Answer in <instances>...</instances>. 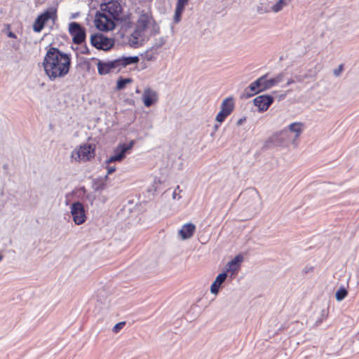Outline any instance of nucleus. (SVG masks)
<instances>
[{
	"mask_svg": "<svg viewBox=\"0 0 359 359\" xmlns=\"http://www.w3.org/2000/svg\"><path fill=\"white\" fill-rule=\"evenodd\" d=\"M269 74H265L252 82L247 88V97H252L261 92L266 91L277 86L283 81L285 74L280 72L273 78L268 79Z\"/></svg>",
	"mask_w": 359,
	"mask_h": 359,
	"instance_id": "4",
	"label": "nucleus"
},
{
	"mask_svg": "<svg viewBox=\"0 0 359 359\" xmlns=\"http://www.w3.org/2000/svg\"><path fill=\"white\" fill-rule=\"evenodd\" d=\"M243 261V257L241 255H236L233 259L229 262L226 266V272L231 273V276L235 274L240 268V264Z\"/></svg>",
	"mask_w": 359,
	"mask_h": 359,
	"instance_id": "16",
	"label": "nucleus"
},
{
	"mask_svg": "<svg viewBox=\"0 0 359 359\" xmlns=\"http://www.w3.org/2000/svg\"><path fill=\"white\" fill-rule=\"evenodd\" d=\"M348 292L345 288H340L336 292V299L337 301L343 300L347 295Z\"/></svg>",
	"mask_w": 359,
	"mask_h": 359,
	"instance_id": "24",
	"label": "nucleus"
},
{
	"mask_svg": "<svg viewBox=\"0 0 359 359\" xmlns=\"http://www.w3.org/2000/svg\"><path fill=\"white\" fill-rule=\"evenodd\" d=\"M97 60V67L98 74L101 76L120 72L123 68L130 65L137 64L140 61L138 56H121L111 60Z\"/></svg>",
	"mask_w": 359,
	"mask_h": 359,
	"instance_id": "3",
	"label": "nucleus"
},
{
	"mask_svg": "<svg viewBox=\"0 0 359 359\" xmlns=\"http://www.w3.org/2000/svg\"><path fill=\"white\" fill-rule=\"evenodd\" d=\"M286 95L285 94H281L278 96V100H283L285 97Z\"/></svg>",
	"mask_w": 359,
	"mask_h": 359,
	"instance_id": "35",
	"label": "nucleus"
},
{
	"mask_svg": "<svg viewBox=\"0 0 359 359\" xmlns=\"http://www.w3.org/2000/svg\"><path fill=\"white\" fill-rule=\"evenodd\" d=\"M142 102L147 107H149L158 101L157 93L150 88H147L144 90Z\"/></svg>",
	"mask_w": 359,
	"mask_h": 359,
	"instance_id": "14",
	"label": "nucleus"
},
{
	"mask_svg": "<svg viewBox=\"0 0 359 359\" xmlns=\"http://www.w3.org/2000/svg\"><path fill=\"white\" fill-rule=\"evenodd\" d=\"M8 37H11V38H13V39H15L17 36H16V34L12 32H9L8 34Z\"/></svg>",
	"mask_w": 359,
	"mask_h": 359,
	"instance_id": "34",
	"label": "nucleus"
},
{
	"mask_svg": "<svg viewBox=\"0 0 359 359\" xmlns=\"http://www.w3.org/2000/svg\"><path fill=\"white\" fill-rule=\"evenodd\" d=\"M140 91L138 89H137V90H136V93H140Z\"/></svg>",
	"mask_w": 359,
	"mask_h": 359,
	"instance_id": "38",
	"label": "nucleus"
},
{
	"mask_svg": "<svg viewBox=\"0 0 359 359\" xmlns=\"http://www.w3.org/2000/svg\"><path fill=\"white\" fill-rule=\"evenodd\" d=\"M189 0H177L173 22L175 24L179 23L182 19V15L185 7L188 5Z\"/></svg>",
	"mask_w": 359,
	"mask_h": 359,
	"instance_id": "15",
	"label": "nucleus"
},
{
	"mask_svg": "<svg viewBox=\"0 0 359 359\" xmlns=\"http://www.w3.org/2000/svg\"><path fill=\"white\" fill-rule=\"evenodd\" d=\"M292 139L289 133V130L286 128L282 130L279 133L275 134L271 139V141L278 145H287L292 142Z\"/></svg>",
	"mask_w": 359,
	"mask_h": 359,
	"instance_id": "13",
	"label": "nucleus"
},
{
	"mask_svg": "<svg viewBox=\"0 0 359 359\" xmlns=\"http://www.w3.org/2000/svg\"><path fill=\"white\" fill-rule=\"evenodd\" d=\"M309 77V75L304 74V75H295L294 79L295 80V82H302L304 79H307Z\"/></svg>",
	"mask_w": 359,
	"mask_h": 359,
	"instance_id": "28",
	"label": "nucleus"
},
{
	"mask_svg": "<svg viewBox=\"0 0 359 359\" xmlns=\"http://www.w3.org/2000/svg\"><path fill=\"white\" fill-rule=\"evenodd\" d=\"M107 174L108 175L113 173L116 170V168L114 166H109V165H108L107 167Z\"/></svg>",
	"mask_w": 359,
	"mask_h": 359,
	"instance_id": "31",
	"label": "nucleus"
},
{
	"mask_svg": "<svg viewBox=\"0 0 359 359\" xmlns=\"http://www.w3.org/2000/svg\"><path fill=\"white\" fill-rule=\"evenodd\" d=\"M273 94H276V93H277V92H276V91H273Z\"/></svg>",
	"mask_w": 359,
	"mask_h": 359,
	"instance_id": "39",
	"label": "nucleus"
},
{
	"mask_svg": "<svg viewBox=\"0 0 359 359\" xmlns=\"http://www.w3.org/2000/svg\"><path fill=\"white\" fill-rule=\"evenodd\" d=\"M94 155V147L90 144H85L80 146L79 148L74 149L72 152L71 158L77 162L87 161L93 158Z\"/></svg>",
	"mask_w": 359,
	"mask_h": 359,
	"instance_id": "6",
	"label": "nucleus"
},
{
	"mask_svg": "<svg viewBox=\"0 0 359 359\" xmlns=\"http://www.w3.org/2000/svg\"><path fill=\"white\" fill-rule=\"evenodd\" d=\"M73 222L76 225L83 224L86 221V215L83 203L79 201L73 203L70 207Z\"/></svg>",
	"mask_w": 359,
	"mask_h": 359,
	"instance_id": "10",
	"label": "nucleus"
},
{
	"mask_svg": "<svg viewBox=\"0 0 359 359\" xmlns=\"http://www.w3.org/2000/svg\"><path fill=\"white\" fill-rule=\"evenodd\" d=\"M181 191L180 187L177 186L172 193V198L173 199H180L181 198V196L180 195V192Z\"/></svg>",
	"mask_w": 359,
	"mask_h": 359,
	"instance_id": "26",
	"label": "nucleus"
},
{
	"mask_svg": "<svg viewBox=\"0 0 359 359\" xmlns=\"http://www.w3.org/2000/svg\"><path fill=\"white\" fill-rule=\"evenodd\" d=\"M196 226L191 223L184 224L181 229L179 231V234L182 239L190 238L195 231Z\"/></svg>",
	"mask_w": 359,
	"mask_h": 359,
	"instance_id": "20",
	"label": "nucleus"
},
{
	"mask_svg": "<svg viewBox=\"0 0 359 359\" xmlns=\"http://www.w3.org/2000/svg\"><path fill=\"white\" fill-rule=\"evenodd\" d=\"M135 144V141L132 140L128 143H120L114 150V154L111 155L107 161L106 163L109 164L113 162L121 161L126 155L130 154L133 147Z\"/></svg>",
	"mask_w": 359,
	"mask_h": 359,
	"instance_id": "5",
	"label": "nucleus"
},
{
	"mask_svg": "<svg viewBox=\"0 0 359 359\" xmlns=\"http://www.w3.org/2000/svg\"><path fill=\"white\" fill-rule=\"evenodd\" d=\"M257 11L258 13H259V14H264V13L270 12L271 8L269 9L266 7H263L262 6H259L257 7Z\"/></svg>",
	"mask_w": 359,
	"mask_h": 359,
	"instance_id": "27",
	"label": "nucleus"
},
{
	"mask_svg": "<svg viewBox=\"0 0 359 359\" xmlns=\"http://www.w3.org/2000/svg\"><path fill=\"white\" fill-rule=\"evenodd\" d=\"M235 108V102L233 97L225 98L221 104V109L217 114L215 120L222 123L233 112Z\"/></svg>",
	"mask_w": 359,
	"mask_h": 359,
	"instance_id": "9",
	"label": "nucleus"
},
{
	"mask_svg": "<svg viewBox=\"0 0 359 359\" xmlns=\"http://www.w3.org/2000/svg\"><path fill=\"white\" fill-rule=\"evenodd\" d=\"M304 128V124L302 122H294L290 124L286 128L290 133H294V137L292 139V142H294L300 136Z\"/></svg>",
	"mask_w": 359,
	"mask_h": 359,
	"instance_id": "17",
	"label": "nucleus"
},
{
	"mask_svg": "<svg viewBox=\"0 0 359 359\" xmlns=\"http://www.w3.org/2000/svg\"><path fill=\"white\" fill-rule=\"evenodd\" d=\"M132 82V79L129 78H120L116 83V89L117 90H122L123 89L126 84L130 83Z\"/></svg>",
	"mask_w": 359,
	"mask_h": 359,
	"instance_id": "23",
	"label": "nucleus"
},
{
	"mask_svg": "<svg viewBox=\"0 0 359 359\" xmlns=\"http://www.w3.org/2000/svg\"><path fill=\"white\" fill-rule=\"evenodd\" d=\"M245 118H240L238 121H237V125L240 126L243 123V122L244 121Z\"/></svg>",
	"mask_w": 359,
	"mask_h": 359,
	"instance_id": "36",
	"label": "nucleus"
},
{
	"mask_svg": "<svg viewBox=\"0 0 359 359\" xmlns=\"http://www.w3.org/2000/svg\"><path fill=\"white\" fill-rule=\"evenodd\" d=\"M343 69H344V66H343V65H340L338 67V68H337V69H335L334 70V72H333L334 75L335 76H339L341 74V72L343 71Z\"/></svg>",
	"mask_w": 359,
	"mask_h": 359,
	"instance_id": "29",
	"label": "nucleus"
},
{
	"mask_svg": "<svg viewBox=\"0 0 359 359\" xmlns=\"http://www.w3.org/2000/svg\"><path fill=\"white\" fill-rule=\"evenodd\" d=\"M295 80L294 79H289L285 84V86H289L291 84L294 83Z\"/></svg>",
	"mask_w": 359,
	"mask_h": 359,
	"instance_id": "32",
	"label": "nucleus"
},
{
	"mask_svg": "<svg viewBox=\"0 0 359 359\" xmlns=\"http://www.w3.org/2000/svg\"><path fill=\"white\" fill-rule=\"evenodd\" d=\"M81 53H82V54L88 53V49L86 46H85L83 48H82V50H81Z\"/></svg>",
	"mask_w": 359,
	"mask_h": 359,
	"instance_id": "33",
	"label": "nucleus"
},
{
	"mask_svg": "<svg viewBox=\"0 0 359 359\" xmlns=\"http://www.w3.org/2000/svg\"><path fill=\"white\" fill-rule=\"evenodd\" d=\"M151 20L152 16L150 11H142L137 20V26L142 29H145Z\"/></svg>",
	"mask_w": 359,
	"mask_h": 359,
	"instance_id": "19",
	"label": "nucleus"
},
{
	"mask_svg": "<svg viewBox=\"0 0 359 359\" xmlns=\"http://www.w3.org/2000/svg\"><path fill=\"white\" fill-rule=\"evenodd\" d=\"M90 43L95 48L107 51L114 45V41L102 34H94L90 36Z\"/></svg>",
	"mask_w": 359,
	"mask_h": 359,
	"instance_id": "7",
	"label": "nucleus"
},
{
	"mask_svg": "<svg viewBox=\"0 0 359 359\" xmlns=\"http://www.w3.org/2000/svg\"><path fill=\"white\" fill-rule=\"evenodd\" d=\"M227 277V273L223 272L219 273L217 277L215 280L212 283L210 286V292L214 294H217L219 291L222 283L226 280Z\"/></svg>",
	"mask_w": 359,
	"mask_h": 359,
	"instance_id": "18",
	"label": "nucleus"
},
{
	"mask_svg": "<svg viewBox=\"0 0 359 359\" xmlns=\"http://www.w3.org/2000/svg\"><path fill=\"white\" fill-rule=\"evenodd\" d=\"M4 257L3 255H1V253H0V262L3 259Z\"/></svg>",
	"mask_w": 359,
	"mask_h": 359,
	"instance_id": "37",
	"label": "nucleus"
},
{
	"mask_svg": "<svg viewBox=\"0 0 359 359\" xmlns=\"http://www.w3.org/2000/svg\"><path fill=\"white\" fill-rule=\"evenodd\" d=\"M145 29H142L140 27L137 26V28L134 30V32L131 34L130 42L133 45L138 44L139 39L142 37L143 32Z\"/></svg>",
	"mask_w": 359,
	"mask_h": 359,
	"instance_id": "22",
	"label": "nucleus"
},
{
	"mask_svg": "<svg viewBox=\"0 0 359 359\" xmlns=\"http://www.w3.org/2000/svg\"><path fill=\"white\" fill-rule=\"evenodd\" d=\"M121 0H104L95 15V27L102 32L113 30L116 22L121 20L123 7Z\"/></svg>",
	"mask_w": 359,
	"mask_h": 359,
	"instance_id": "2",
	"label": "nucleus"
},
{
	"mask_svg": "<svg viewBox=\"0 0 359 359\" xmlns=\"http://www.w3.org/2000/svg\"><path fill=\"white\" fill-rule=\"evenodd\" d=\"M291 1L292 0H278L271 7V11L275 13H278L288 6Z\"/></svg>",
	"mask_w": 359,
	"mask_h": 359,
	"instance_id": "21",
	"label": "nucleus"
},
{
	"mask_svg": "<svg viewBox=\"0 0 359 359\" xmlns=\"http://www.w3.org/2000/svg\"><path fill=\"white\" fill-rule=\"evenodd\" d=\"M125 325V322H120L116 323L112 329L113 332L114 333H118L124 327Z\"/></svg>",
	"mask_w": 359,
	"mask_h": 359,
	"instance_id": "25",
	"label": "nucleus"
},
{
	"mask_svg": "<svg viewBox=\"0 0 359 359\" xmlns=\"http://www.w3.org/2000/svg\"><path fill=\"white\" fill-rule=\"evenodd\" d=\"M69 32L75 44H81L85 41L86 31L79 23L76 22H71L69 27Z\"/></svg>",
	"mask_w": 359,
	"mask_h": 359,
	"instance_id": "11",
	"label": "nucleus"
},
{
	"mask_svg": "<svg viewBox=\"0 0 359 359\" xmlns=\"http://www.w3.org/2000/svg\"><path fill=\"white\" fill-rule=\"evenodd\" d=\"M56 18V10L53 8H48L37 17L33 25V30L35 32H40L49 20L54 21Z\"/></svg>",
	"mask_w": 359,
	"mask_h": 359,
	"instance_id": "8",
	"label": "nucleus"
},
{
	"mask_svg": "<svg viewBox=\"0 0 359 359\" xmlns=\"http://www.w3.org/2000/svg\"><path fill=\"white\" fill-rule=\"evenodd\" d=\"M70 65V55L55 47L48 48L42 62L45 74L51 81L65 77L69 71Z\"/></svg>",
	"mask_w": 359,
	"mask_h": 359,
	"instance_id": "1",
	"label": "nucleus"
},
{
	"mask_svg": "<svg viewBox=\"0 0 359 359\" xmlns=\"http://www.w3.org/2000/svg\"><path fill=\"white\" fill-rule=\"evenodd\" d=\"M328 316V312L325 310H323L321 312V318L320 319L317 320V323H321L324 319H325Z\"/></svg>",
	"mask_w": 359,
	"mask_h": 359,
	"instance_id": "30",
	"label": "nucleus"
},
{
	"mask_svg": "<svg viewBox=\"0 0 359 359\" xmlns=\"http://www.w3.org/2000/svg\"><path fill=\"white\" fill-rule=\"evenodd\" d=\"M274 98L270 95H261L256 97L254 100V104L257 107L259 111H266L273 104Z\"/></svg>",
	"mask_w": 359,
	"mask_h": 359,
	"instance_id": "12",
	"label": "nucleus"
}]
</instances>
